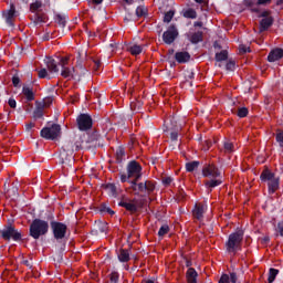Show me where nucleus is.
<instances>
[{"instance_id": "28", "label": "nucleus", "mask_w": 283, "mask_h": 283, "mask_svg": "<svg viewBox=\"0 0 283 283\" xmlns=\"http://www.w3.org/2000/svg\"><path fill=\"white\" fill-rule=\"evenodd\" d=\"M104 189L107 191L108 196H112V198H116V196H118V192H116V185L114 184H106Z\"/></svg>"}, {"instance_id": "50", "label": "nucleus", "mask_w": 283, "mask_h": 283, "mask_svg": "<svg viewBox=\"0 0 283 283\" xmlns=\"http://www.w3.org/2000/svg\"><path fill=\"white\" fill-rule=\"evenodd\" d=\"M163 185L165 187H169V185H171V182H174V178L171 177H165L163 180H161Z\"/></svg>"}, {"instance_id": "51", "label": "nucleus", "mask_w": 283, "mask_h": 283, "mask_svg": "<svg viewBox=\"0 0 283 283\" xmlns=\"http://www.w3.org/2000/svg\"><path fill=\"white\" fill-rule=\"evenodd\" d=\"M219 283H231L229 274H222L221 277L219 279Z\"/></svg>"}, {"instance_id": "33", "label": "nucleus", "mask_w": 283, "mask_h": 283, "mask_svg": "<svg viewBox=\"0 0 283 283\" xmlns=\"http://www.w3.org/2000/svg\"><path fill=\"white\" fill-rule=\"evenodd\" d=\"M223 149L226 151V154H231L234 151V146L233 143L226 140L223 142Z\"/></svg>"}, {"instance_id": "32", "label": "nucleus", "mask_w": 283, "mask_h": 283, "mask_svg": "<svg viewBox=\"0 0 283 283\" xmlns=\"http://www.w3.org/2000/svg\"><path fill=\"white\" fill-rule=\"evenodd\" d=\"M200 166V161H190L186 164V171H196L198 167Z\"/></svg>"}, {"instance_id": "62", "label": "nucleus", "mask_w": 283, "mask_h": 283, "mask_svg": "<svg viewBox=\"0 0 283 283\" xmlns=\"http://www.w3.org/2000/svg\"><path fill=\"white\" fill-rule=\"evenodd\" d=\"M42 41H50V33H45V34L42 36Z\"/></svg>"}, {"instance_id": "31", "label": "nucleus", "mask_w": 283, "mask_h": 283, "mask_svg": "<svg viewBox=\"0 0 283 283\" xmlns=\"http://www.w3.org/2000/svg\"><path fill=\"white\" fill-rule=\"evenodd\" d=\"M214 59L219 63L222 62V61H227V59H229V52L227 50H222L221 52L216 53Z\"/></svg>"}, {"instance_id": "54", "label": "nucleus", "mask_w": 283, "mask_h": 283, "mask_svg": "<svg viewBox=\"0 0 283 283\" xmlns=\"http://www.w3.org/2000/svg\"><path fill=\"white\" fill-rule=\"evenodd\" d=\"M272 0H258L256 6H269Z\"/></svg>"}, {"instance_id": "1", "label": "nucleus", "mask_w": 283, "mask_h": 283, "mask_svg": "<svg viewBox=\"0 0 283 283\" xmlns=\"http://www.w3.org/2000/svg\"><path fill=\"white\" fill-rule=\"evenodd\" d=\"M44 63L51 74H59V65H61V76L63 78H67L69 81L74 77V67H69L67 65V57H61L60 61H56L52 56H46L44 59Z\"/></svg>"}, {"instance_id": "53", "label": "nucleus", "mask_w": 283, "mask_h": 283, "mask_svg": "<svg viewBox=\"0 0 283 283\" xmlns=\"http://www.w3.org/2000/svg\"><path fill=\"white\" fill-rule=\"evenodd\" d=\"M230 282L232 283L238 282V274L235 272L230 273Z\"/></svg>"}, {"instance_id": "10", "label": "nucleus", "mask_w": 283, "mask_h": 283, "mask_svg": "<svg viewBox=\"0 0 283 283\" xmlns=\"http://www.w3.org/2000/svg\"><path fill=\"white\" fill-rule=\"evenodd\" d=\"M118 207H123L130 213H137L138 209H143V202H138L137 199H126L125 201H119Z\"/></svg>"}, {"instance_id": "44", "label": "nucleus", "mask_w": 283, "mask_h": 283, "mask_svg": "<svg viewBox=\"0 0 283 283\" xmlns=\"http://www.w3.org/2000/svg\"><path fill=\"white\" fill-rule=\"evenodd\" d=\"M275 138H276V143H279L280 147H283V130H277Z\"/></svg>"}, {"instance_id": "12", "label": "nucleus", "mask_w": 283, "mask_h": 283, "mask_svg": "<svg viewBox=\"0 0 283 283\" xmlns=\"http://www.w3.org/2000/svg\"><path fill=\"white\" fill-rule=\"evenodd\" d=\"M17 18V7L14 3L10 4V8L2 11V19L6 21L9 28H14V19Z\"/></svg>"}, {"instance_id": "3", "label": "nucleus", "mask_w": 283, "mask_h": 283, "mask_svg": "<svg viewBox=\"0 0 283 283\" xmlns=\"http://www.w3.org/2000/svg\"><path fill=\"white\" fill-rule=\"evenodd\" d=\"M242 240H244V230L238 229L235 232L230 233L226 242L227 253L237 254L238 251H242Z\"/></svg>"}, {"instance_id": "48", "label": "nucleus", "mask_w": 283, "mask_h": 283, "mask_svg": "<svg viewBox=\"0 0 283 283\" xmlns=\"http://www.w3.org/2000/svg\"><path fill=\"white\" fill-rule=\"evenodd\" d=\"M123 156H125V149H124V148H118V149L116 150L117 160H122V159H123Z\"/></svg>"}, {"instance_id": "24", "label": "nucleus", "mask_w": 283, "mask_h": 283, "mask_svg": "<svg viewBox=\"0 0 283 283\" xmlns=\"http://www.w3.org/2000/svg\"><path fill=\"white\" fill-rule=\"evenodd\" d=\"M117 258H118L119 262H129V260H130L129 250L120 249L117 254Z\"/></svg>"}, {"instance_id": "55", "label": "nucleus", "mask_w": 283, "mask_h": 283, "mask_svg": "<svg viewBox=\"0 0 283 283\" xmlns=\"http://www.w3.org/2000/svg\"><path fill=\"white\" fill-rule=\"evenodd\" d=\"M247 52H251V49L250 48H248V46H240V53L241 54H247Z\"/></svg>"}, {"instance_id": "22", "label": "nucleus", "mask_w": 283, "mask_h": 283, "mask_svg": "<svg viewBox=\"0 0 283 283\" xmlns=\"http://www.w3.org/2000/svg\"><path fill=\"white\" fill-rule=\"evenodd\" d=\"M271 25H273V18H263L260 21L259 32H266V30H269V28H271Z\"/></svg>"}, {"instance_id": "6", "label": "nucleus", "mask_w": 283, "mask_h": 283, "mask_svg": "<svg viewBox=\"0 0 283 283\" xmlns=\"http://www.w3.org/2000/svg\"><path fill=\"white\" fill-rule=\"evenodd\" d=\"M50 227L54 240H56L57 242L60 240H65V237L67 235V224L53 220L50 222Z\"/></svg>"}, {"instance_id": "9", "label": "nucleus", "mask_w": 283, "mask_h": 283, "mask_svg": "<svg viewBox=\"0 0 283 283\" xmlns=\"http://www.w3.org/2000/svg\"><path fill=\"white\" fill-rule=\"evenodd\" d=\"M76 123H77V129L80 132H90L92 129L94 122L92 120V116L88 114H80L76 117Z\"/></svg>"}, {"instance_id": "49", "label": "nucleus", "mask_w": 283, "mask_h": 283, "mask_svg": "<svg viewBox=\"0 0 283 283\" xmlns=\"http://www.w3.org/2000/svg\"><path fill=\"white\" fill-rule=\"evenodd\" d=\"M12 84H13V86H15V87H21V78H19V76L14 75V76L12 77Z\"/></svg>"}, {"instance_id": "17", "label": "nucleus", "mask_w": 283, "mask_h": 283, "mask_svg": "<svg viewBox=\"0 0 283 283\" xmlns=\"http://www.w3.org/2000/svg\"><path fill=\"white\" fill-rule=\"evenodd\" d=\"M175 59L177 63H189V61L191 60V54H189V52L187 51L177 52L175 54Z\"/></svg>"}, {"instance_id": "4", "label": "nucleus", "mask_w": 283, "mask_h": 283, "mask_svg": "<svg viewBox=\"0 0 283 283\" xmlns=\"http://www.w3.org/2000/svg\"><path fill=\"white\" fill-rule=\"evenodd\" d=\"M50 231V223L42 219H34L29 228V234L33 240H39L41 235H48Z\"/></svg>"}, {"instance_id": "37", "label": "nucleus", "mask_w": 283, "mask_h": 283, "mask_svg": "<svg viewBox=\"0 0 283 283\" xmlns=\"http://www.w3.org/2000/svg\"><path fill=\"white\" fill-rule=\"evenodd\" d=\"M175 14L176 12L174 10H169L168 12H166L164 15V23H171V19H174Z\"/></svg>"}, {"instance_id": "64", "label": "nucleus", "mask_w": 283, "mask_h": 283, "mask_svg": "<svg viewBox=\"0 0 283 283\" xmlns=\"http://www.w3.org/2000/svg\"><path fill=\"white\" fill-rule=\"evenodd\" d=\"M262 240H263V243L266 244L270 242L271 239L269 237H264Z\"/></svg>"}, {"instance_id": "15", "label": "nucleus", "mask_w": 283, "mask_h": 283, "mask_svg": "<svg viewBox=\"0 0 283 283\" xmlns=\"http://www.w3.org/2000/svg\"><path fill=\"white\" fill-rule=\"evenodd\" d=\"M202 31H197L193 33H187L186 36L192 45H198V43H202Z\"/></svg>"}, {"instance_id": "57", "label": "nucleus", "mask_w": 283, "mask_h": 283, "mask_svg": "<svg viewBox=\"0 0 283 283\" xmlns=\"http://www.w3.org/2000/svg\"><path fill=\"white\" fill-rule=\"evenodd\" d=\"M277 229H279L280 235L283 238V221L277 223Z\"/></svg>"}, {"instance_id": "8", "label": "nucleus", "mask_w": 283, "mask_h": 283, "mask_svg": "<svg viewBox=\"0 0 283 283\" xmlns=\"http://www.w3.org/2000/svg\"><path fill=\"white\" fill-rule=\"evenodd\" d=\"M40 135L46 140H56L61 135V125L53 124L51 127H44L41 129Z\"/></svg>"}, {"instance_id": "56", "label": "nucleus", "mask_w": 283, "mask_h": 283, "mask_svg": "<svg viewBox=\"0 0 283 283\" xmlns=\"http://www.w3.org/2000/svg\"><path fill=\"white\" fill-rule=\"evenodd\" d=\"M259 18H261V19H269V18H271V17L269 15V11H263V12H261V13L259 14Z\"/></svg>"}, {"instance_id": "61", "label": "nucleus", "mask_w": 283, "mask_h": 283, "mask_svg": "<svg viewBox=\"0 0 283 283\" xmlns=\"http://www.w3.org/2000/svg\"><path fill=\"white\" fill-rule=\"evenodd\" d=\"M101 67V61H94V69L98 70Z\"/></svg>"}, {"instance_id": "41", "label": "nucleus", "mask_w": 283, "mask_h": 283, "mask_svg": "<svg viewBox=\"0 0 283 283\" xmlns=\"http://www.w3.org/2000/svg\"><path fill=\"white\" fill-rule=\"evenodd\" d=\"M167 233H169V226L168 224L161 226L159 231H158L159 238H163L164 235H167Z\"/></svg>"}, {"instance_id": "46", "label": "nucleus", "mask_w": 283, "mask_h": 283, "mask_svg": "<svg viewBox=\"0 0 283 283\" xmlns=\"http://www.w3.org/2000/svg\"><path fill=\"white\" fill-rule=\"evenodd\" d=\"M33 23L34 25H41V23H45V21L43 20V17L36 14L33 19Z\"/></svg>"}, {"instance_id": "14", "label": "nucleus", "mask_w": 283, "mask_h": 283, "mask_svg": "<svg viewBox=\"0 0 283 283\" xmlns=\"http://www.w3.org/2000/svg\"><path fill=\"white\" fill-rule=\"evenodd\" d=\"M203 178H220V170L214 165H206L202 168Z\"/></svg>"}, {"instance_id": "2", "label": "nucleus", "mask_w": 283, "mask_h": 283, "mask_svg": "<svg viewBox=\"0 0 283 283\" xmlns=\"http://www.w3.org/2000/svg\"><path fill=\"white\" fill-rule=\"evenodd\" d=\"M126 171L119 174L120 182H129L130 189H136V182L143 178V166L136 160H132L126 166Z\"/></svg>"}, {"instance_id": "45", "label": "nucleus", "mask_w": 283, "mask_h": 283, "mask_svg": "<svg viewBox=\"0 0 283 283\" xmlns=\"http://www.w3.org/2000/svg\"><path fill=\"white\" fill-rule=\"evenodd\" d=\"M146 185V192L151 193L154 189H156V186L151 181H145Z\"/></svg>"}, {"instance_id": "35", "label": "nucleus", "mask_w": 283, "mask_h": 283, "mask_svg": "<svg viewBox=\"0 0 283 283\" xmlns=\"http://www.w3.org/2000/svg\"><path fill=\"white\" fill-rule=\"evenodd\" d=\"M99 212L101 213H109V216H114V210H112V208H109V207H107V205H105V203H102L101 206H99Z\"/></svg>"}, {"instance_id": "58", "label": "nucleus", "mask_w": 283, "mask_h": 283, "mask_svg": "<svg viewBox=\"0 0 283 283\" xmlns=\"http://www.w3.org/2000/svg\"><path fill=\"white\" fill-rule=\"evenodd\" d=\"M193 76H196V74L193 73V71H188V72H186V78H187V80H191V78H193Z\"/></svg>"}, {"instance_id": "5", "label": "nucleus", "mask_w": 283, "mask_h": 283, "mask_svg": "<svg viewBox=\"0 0 283 283\" xmlns=\"http://www.w3.org/2000/svg\"><path fill=\"white\" fill-rule=\"evenodd\" d=\"M74 144L72 142H66L60 151V165H69L72 167L74 165Z\"/></svg>"}, {"instance_id": "25", "label": "nucleus", "mask_w": 283, "mask_h": 283, "mask_svg": "<svg viewBox=\"0 0 283 283\" xmlns=\"http://www.w3.org/2000/svg\"><path fill=\"white\" fill-rule=\"evenodd\" d=\"M127 52H130V54H133V56H138V54L143 53V46L138 45V44H133V45H128L126 48Z\"/></svg>"}, {"instance_id": "40", "label": "nucleus", "mask_w": 283, "mask_h": 283, "mask_svg": "<svg viewBox=\"0 0 283 283\" xmlns=\"http://www.w3.org/2000/svg\"><path fill=\"white\" fill-rule=\"evenodd\" d=\"M245 6L250 8L251 12H260V9L255 7V2H253V0H245Z\"/></svg>"}, {"instance_id": "18", "label": "nucleus", "mask_w": 283, "mask_h": 283, "mask_svg": "<svg viewBox=\"0 0 283 283\" xmlns=\"http://www.w3.org/2000/svg\"><path fill=\"white\" fill-rule=\"evenodd\" d=\"M188 283H198V272L193 268H189L186 272Z\"/></svg>"}, {"instance_id": "34", "label": "nucleus", "mask_w": 283, "mask_h": 283, "mask_svg": "<svg viewBox=\"0 0 283 283\" xmlns=\"http://www.w3.org/2000/svg\"><path fill=\"white\" fill-rule=\"evenodd\" d=\"M133 191H138L139 193H145L147 191V184L136 181V189H133Z\"/></svg>"}, {"instance_id": "7", "label": "nucleus", "mask_w": 283, "mask_h": 283, "mask_svg": "<svg viewBox=\"0 0 283 283\" xmlns=\"http://www.w3.org/2000/svg\"><path fill=\"white\" fill-rule=\"evenodd\" d=\"M1 238L7 242H10L11 240H13V242H21L23 235L21 234V231L17 230L14 227L8 226L1 230Z\"/></svg>"}, {"instance_id": "19", "label": "nucleus", "mask_w": 283, "mask_h": 283, "mask_svg": "<svg viewBox=\"0 0 283 283\" xmlns=\"http://www.w3.org/2000/svg\"><path fill=\"white\" fill-rule=\"evenodd\" d=\"M279 189H280V177H276L272 181L268 182V191L270 196H273V193H275V191Z\"/></svg>"}, {"instance_id": "42", "label": "nucleus", "mask_w": 283, "mask_h": 283, "mask_svg": "<svg viewBox=\"0 0 283 283\" xmlns=\"http://www.w3.org/2000/svg\"><path fill=\"white\" fill-rule=\"evenodd\" d=\"M39 78H48L50 81L52 76H50V74L48 73V69H41L39 71Z\"/></svg>"}, {"instance_id": "29", "label": "nucleus", "mask_w": 283, "mask_h": 283, "mask_svg": "<svg viewBox=\"0 0 283 283\" xmlns=\"http://www.w3.org/2000/svg\"><path fill=\"white\" fill-rule=\"evenodd\" d=\"M280 274V270L275 269V268H271L269 270V276H268V282L269 283H274L275 279L277 277V275Z\"/></svg>"}, {"instance_id": "63", "label": "nucleus", "mask_w": 283, "mask_h": 283, "mask_svg": "<svg viewBox=\"0 0 283 283\" xmlns=\"http://www.w3.org/2000/svg\"><path fill=\"white\" fill-rule=\"evenodd\" d=\"M195 28H202V22L197 21L193 23Z\"/></svg>"}, {"instance_id": "27", "label": "nucleus", "mask_w": 283, "mask_h": 283, "mask_svg": "<svg viewBox=\"0 0 283 283\" xmlns=\"http://www.w3.org/2000/svg\"><path fill=\"white\" fill-rule=\"evenodd\" d=\"M182 17H185V19H198V12H196L191 8L184 9L182 10Z\"/></svg>"}, {"instance_id": "60", "label": "nucleus", "mask_w": 283, "mask_h": 283, "mask_svg": "<svg viewBox=\"0 0 283 283\" xmlns=\"http://www.w3.org/2000/svg\"><path fill=\"white\" fill-rule=\"evenodd\" d=\"M34 127V123H29L25 125L27 132H30Z\"/></svg>"}, {"instance_id": "39", "label": "nucleus", "mask_w": 283, "mask_h": 283, "mask_svg": "<svg viewBox=\"0 0 283 283\" xmlns=\"http://www.w3.org/2000/svg\"><path fill=\"white\" fill-rule=\"evenodd\" d=\"M237 116H239V118H247V116H249V108L240 107L238 109Z\"/></svg>"}, {"instance_id": "26", "label": "nucleus", "mask_w": 283, "mask_h": 283, "mask_svg": "<svg viewBox=\"0 0 283 283\" xmlns=\"http://www.w3.org/2000/svg\"><path fill=\"white\" fill-rule=\"evenodd\" d=\"M205 216V206H195L193 209V217L197 218V220H202Z\"/></svg>"}, {"instance_id": "16", "label": "nucleus", "mask_w": 283, "mask_h": 283, "mask_svg": "<svg viewBox=\"0 0 283 283\" xmlns=\"http://www.w3.org/2000/svg\"><path fill=\"white\" fill-rule=\"evenodd\" d=\"M283 57L282 49H274L268 55L269 63H275V61H280Z\"/></svg>"}, {"instance_id": "20", "label": "nucleus", "mask_w": 283, "mask_h": 283, "mask_svg": "<svg viewBox=\"0 0 283 283\" xmlns=\"http://www.w3.org/2000/svg\"><path fill=\"white\" fill-rule=\"evenodd\" d=\"M261 178V182H272L273 180H275V174L271 172L270 170H263L260 175Z\"/></svg>"}, {"instance_id": "59", "label": "nucleus", "mask_w": 283, "mask_h": 283, "mask_svg": "<svg viewBox=\"0 0 283 283\" xmlns=\"http://www.w3.org/2000/svg\"><path fill=\"white\" fill-rule=\"evenodd\" d=\"M170 138H171V140H178V133L172 132V133L170 134Z\"/></svg>"}, {"instance_id": "30", "label": "nucleus", "mask_w": 283, "mask_h": 283, "mask_svg": "<svg viewBox=\"0 0 283 283\" xmlns=\"http://www.w3.org/2000/svg\"><path fill=\"white\" fill-rule=\"evenodd\" d=\"M55 22L61 25V28H65L66 23H67V15L65 14H61V13H57L55 15Z\"/></svg>"}, {"instance_id": "13", "label": "nucleus", "mask_w": 283, "mask_h": 283, "mask_svg": "<svg viewBox=\"0 0 283 283\" xmlns=\"http://www.w3.org/2000/svg\"><path fill=\"white\" fill-rule=\"evenodd\" d=\"M52 103V99L48 98L43 102H35V109L33 111V118L39 119L43 118V112L45 107H50V104Z\"/></svg>"}, {"instance_id": "43", "label": "nucleus", "mask_w": 283, "mask_h": 283, "mask_svg": "<svg viewBox=\"0 0 283 283\" xmlns=\"http://www.w3.org/2000/svg\"><path fill=\"white\" fill-rule=\"evenodd\" d=\"M97 229L99 233H107V222H99Z\"/></svg>"}, {"instance_id": "36", "label": "nucleus", "mask_w": 283, "mask_h": 283, "mask_svg": "<svg viewBox=\"0 0 283 283\" xmlns=\"http://www.w3.org/2000/svg\"><path fill=\"white\" fill-rule=\"evenodd\" d=\"M136 17H138L139 19L140 17H147V8H145L144 6L137 7Z\"/></svg>"}, {"instance_id": "38", "label": "nucleus", "mask_w": 283, "mask_h": 283, "mask_svg": "<svg viewBox=\"0 0 283 283\" xmlns=\"http://www.w3.org/2000/svg\"><path fill=\"white\" fill-rule=\"evenodd\" d=\"M40 8H43V2L41 0H35L33 3L30 4V9L32 12H36V10H40Z\"/></svg>"}, {"instance_id": "52", "label": "nucleus", "mask_w": 283, "mask_h": 283, "mask_svg": "<svg viewBox=\"0 0 283 283\" xmlns=\"http://www.w3.org/2000/svg\"><path fill=\"white\" fill-rule=\"evenodd\" d=\"M8 105L14 109L17 108V99H14L13 97H10L9 101H8Z\"/></svg>"}, {"instance_id": "11", "label": "nucleus", "mask_w": 283, "mask_h": 283, "mask_svg": "<svg viewBox=\"0 0 283 283\" xmlns=\"http://www.w3.org/2000/svg\"><path fill=\"white\" fill-rule=\"evenodd\" d=\"M176 39H178V28H176V24H170L163 33V41L166 45H171Z\"/></svg>"}, {"instance_id": "21", "label": "nucleus", "mask_w": 283, "mask_h": 283, "mask_svg": "<svg viewBox=\"0 0 283 283\" xmlns=\"http://www.w3.org/2000/svg\"><path fill=\"white\" fill-rule=\"evenodd\" d=\"M220 185H222V179H220L218 177L217 178H211L210 180L205 181V187L210 189V191L216 189V187H220Z\"/></svg>"}, {"instance_id": "23", "label": "nucleus", "mask_w": 283, "mask_h": 283, "mask_svg": "<svg viewBox=\"0 0 283 283\" xmlns=\"http://www.w3.org/2000/svg\"><path fill=\"white\" fill-rule=\"evenodd\" d=\"M22 94L25 96V99L29 102L34 101V91L29 85H23L22 87Z\"/></svg>"}, {"instance_id": "47", "label": "nucleus", "mask_w": 283, "mask_h": 283, "mask_svg": "<svg viewBox=\"0 0 283 283\" xmlns=\"http://www.w3.org/2000/svg\"><path fill=\"white\" fill-rule=\"evenodd\" d=\"M226 70H228V72H233V70H235V62L229 61V62L226 64Z\"/></svg>"}]
</instances>
